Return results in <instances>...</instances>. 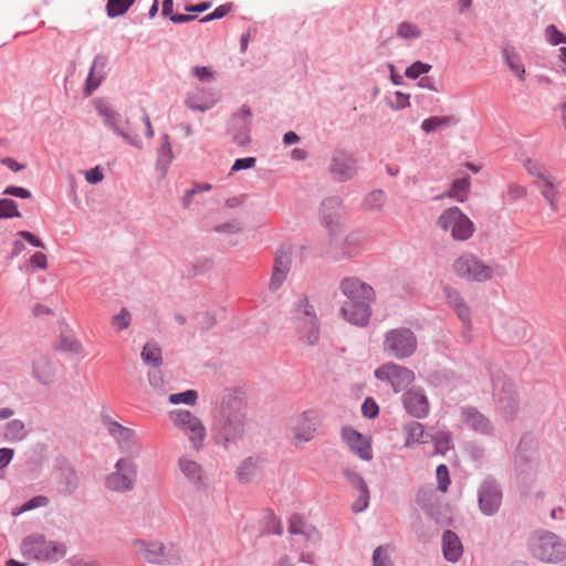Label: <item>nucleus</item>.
Masks as SVG:
<instances>
[{"instance_id": "nucleus-33", "label": "nucleus", "mask_w": 566, "mask_h": 566, "mask_svg": "<svg viewBox=\"0 0 566 566\" xmlns=\"http://www.w3.org/2000/svg\"><path fill=\"white\" fill-rule=\"evenodd\" d=\"M386 193L382 190H374L364 199V206L367 210H380L386 203Z\"/></svg>"}, {"instance_id": "nucleus-26", "label": "nucleus", "mask_w": 566, "mask_h": 566, "mask_svg": "<svg viewBox=\"0 0 566 566\" xmlns=\"http://www.w3.org/2000/svg\"><path fill=\"white\" fill-rule=\"evenodd\" d=\"M218 98L212 93L197 92L188 95L186 105L193 111L206 112L210 109Z\"/></svg>"}, {"instance_id": "nucleus-43", "label": "nucleus", "mask_w": 566, "mask_h": 566, "mask_svg": "<svg viewBox=\"0 0 566 566\" xmlns=\"http://www.w3.org/2000/svg\"><path fill=\"white\" fill-rule=\"evenodd\" d=\"M438 453L443 454L451 448V436L446 431H439L431 437Z\"/></svg>"}, {"instance_id": "nucleus-32", "label": "nucleus", "mask_w": 566, "mask_h": 566, "mask_svg": "<svg viewBox=\"0 0 566 566\" xmlns=\"http://www.w3.org/2000/svg\"><path fill=\"white\" fill-rule=\"evenodd\" d=\"M142 358L146 364L158 367L163 361L161 349L154 343H147L142 350Z\"/></svg>"}, {"instance_id": "nucleus-62", "label": "nucleus", "mask_w": 566, "mask_h": 566, "mask_svg": "<svg viewBox=\"0 0 566 566\" xmlns=\"http://www.w3.org/2000/svg\"><path fill=\"white\" fill-rule=\"evenodd\" d=\"M18 234L21 238H23L25 241H28L30 244L38 247V248H42V249L44 248V243L39 238H36L33 233L23 230V231H20Z\"/></svg>"}, {"instance_id": "nucleus-18", "label": "nucleus", "mask_w": 566, "mask_h": 566, "mask_svg": "<svg viewBox=\"0 0 566 566\" xmlns=\"http://www.w3.org/2000/svg\"><path fill=\"white\" fill-rule=\"evenodd\" d=\"M329 170L336 180L344 181L355 176L356 161L347 154L337 153L333 156Z\"/></svg>"}, {"instance_id": "nucleus-4", "label": "nucleus", "mask_w": 566, "mask_h": 566, "mask_svg": "<svg viewBox=\"0 0 566 566\" xmlns=\"http://www.w3.org/2000/svg\"><path fill=\"white\" fill-rule=\"evenodd\" d=\"M169 419L188 438L195 450H201L206 438V428L197 416L189 410L178 409L169 412Z\"/></svg>"}, {"instance_id": "nucleus-14", "label": "nucleus", "mask_w": 566, "mask_h": 566, "mask_svg": "<svg viewBox=\"0 0 566 566\" xmlns=\"http://www.w3.org/2000/svg\"><path fill=\"white\" fill-rule=\"evenodd\" d=\"M342 437L348 448L361 460L370 461L373 459L370 438L364 437L353 428H344Z\"/></svg>"}, {"instance_id": "nucleus-17", "label": "nucleus", "mask_w": 566, "mask_h": 566, "mask_svg": "<svg viewBox=\"0 0 566 566\" xmlns=\"http://www.w3.org/2000/svg\"><path fill=\"white\" fill-rule=\"evenodd\" d=\"M133 546L136 553L145 560L154 564L163 563L167 556L166 547L160 542L135 539Z\"/></svg>"}, {"instance_id": "nucleus-49", "label": "nucleus", "mask_w": 566, "mask_h": 566, "mask_svg": "<svg viewBox=\"0 0 566 566\" xmlns=\"http://www.w3.org/2000/svg\"><path fill=\"white\" fill-rule=\"evenodd\" d=\"M547 40L553 44L566 43V36L555 25H548L545 30Z\"/></svg>"}, {"instance_id": "nucleus-38", "label": "nucleus", "mask_w": 566, "mask_h": 566, "mask_svg": "<svg viewBox=\"0 0 566 566\" xmlns=\"http://www.w3.org/2000/svg\"><path fill=\"white\" fill-rule=\"evenodd\" d=\"M452 123V118L449 116H433L424 119L421 124V128L427 133H431L442 126H448Z\"/></svg>"}, {"instance_id": "nucleus-35", "label": "nucleus", "mask_w": 566, "mask_h": 566, "mask_svg": "<svg viewBox=\"0 0 566 566\" xmlns=\"http://www.w3.org/2000/svg\"><path fill=\"white\" fill-rule=\"evenodd\" d=\"M527 195V189L517 184H511L505 193H503V201L505 203H513L517 200L524 199Z\"/></svg>"}, {"instance_id": "nucleus-5", "label": "nucleus", "mask_w": 566, "mask_h": 566, "mask_svg": "<svg viewBox=\"0 0 566 566\" xmlns=\"http://www.w3.org/2000/svg\"><path fill=\"white\" fill-rule=\"evenodd\" d=\"M22 554L34 560H54L65 554L63 545L45 541L43 535L35 534L27 537L21 545Z\"/></svg>"}, {"instance_id": "nucleus-9", "label": "nucleus", "mask_w": 566, "mask_h": 566, "mask_svg": "<svg viewBox=\"0 0 566 566\" xmlns=\"http://www.w3.org/2000/svg\"><path fill=\"white\" fill-rule=\"evenodd\" d=\"M115 468L116 471L106 478V486L117 492L132 490L137 473L136 464L127 458H122Z\"/></svg>"}, {"instance_id": "nucleus-25", "label": "nucleus", "mask_w": 566, "mask_h": 566, "mask_svg": "<svg viewBox=\"0 0 566 566\" xmlns=\"http://www.w3.org/2000/svg\"><path fill=\"white\" fill-rule=\"evenodd\" d=\"M98 114L104 118L105 123L112 126L123 137L129 138L135 134V129L130 127L129 123L120 126L117 120V114L107 105L101 104L97 106Z\"/></svg>"}, {"instance_id": "nucleus-15", "label": "nucleus", "mask_w": 566, "mask_h": 566, "mask_svg": "<svg viewBox=\"0 0 566 566\" xmlns=\"http://www.w3.org/2000/svg\"><path fill=\"white\" fill-rule=\"evenodd\" d=\"M402 403L409 415L423 418L429 412V400L420 388H411L402 396Z\"/></svg>"}, {"instance_id": "nucleus-6", "label": "nucleus", "mask_w": 566, "mask_h": 566, "mask_svg": "<svg viewBox=\"0 0 566 566\" xmlns=\"http://www.w3.org/2000/svg\"><path fill=\"white\" fill-rule=\"evenodd\" d=\"M384 348L398 359L411 356L417 349V338L409 328H395L385 336Z\"/></svg>"}, {"instance_id": "nucleus-22", "label": "nucleus", "mask_w": 566, "mask_h": 566, "mask_svg": "<svg viewBox=\"0 0 566 566\" xmlns=\"http://www.w3.org/2000/svg\"><path fill=\"white\" fill-rule=\"evenodd\" d=\"M107 64V60L105 56H96L93 61L91 71L86 78V94L90 95L93 91H95L102 83L105 76V67Z\"/></svg>"}, {"instance_id": "nucleus-57", "label": "nucleus", "mask_w": 566, "mask_h": 566, "mask_svg": "<svg viewBox=\"0 0 566 566\" xmlns=\"http://www.w3.org/2000/svg\"><path fill=\"white\" fill-rule=\"evenodd\" d=\"M4 195L14 196L22 199H28L31 197V192L22 187L9 186L3 191Z\"/></svg>"}, {"instance_id": "nucleus-12", "label": "nucleus", "mask_w": 566, "mask_h": 566, "mask_svg": "<svg viewBox=\"0 0 566 566\" xmlns=\"http://www.w3.org/2000/svg\"><path fill=\"white\" fill-rule=\"evenodd\" d=\"M109 434L117 441L120 450L127 454H137L140 450L139 439L136 432L125 428L117 422L107 424Z\"/></svg>"}, {"instance_id": "nucleus-63", "label": "nucleus", "mask_w": 566, "mask_h": 566, "mask_svg": "<svg viewBox=\"0 0 566 566\" xmlns=\"http://www.w3.org/2000/svg\"><path fill=\"white\" fill-rule=\"evenodd\" d=\"M345 475L349 480V482L355 485L358 490H363L364 486H367L365 481L355 472L345 471Z\"/></svg>"}, {"instance_id": "nucleus-8", "label": "nucleus", "mask_w": 566, "mask_h": 566, "mask_svg": "<svg viewBox=\"0 0 566 566\" xmlns=\"http://www.w3.org/2000/svg\"><path fill=\"white\" fill-rule=\"evenodd\" d=\"M374 375L378 380L388 382L395 392L402 391L416 378L411 369L391 361L376 368Z\"/></svg>"}, {"instance_id": "nucleus-40", "label": "nucleus", "mask_w": 566, "mask_h": 566, "mask_svg": "<svg viewBox=\"0 0 566 566\" xmlns=\"http://www.w3.org/2000/svg\"><path fill=\"white\" fill-rule=\"evenodd\" d=\"M133 3L134 0H108L107 13L109 17L124 14Z\"/></svg>"}, {"instance_id": "nucleus-61", "label": "nucleus", "mask_w": 566, "mask_h": 566, "mask_svg": "<svg viewBox=\"0 0 566 566\" xmlns=\"http://www.w3.org/2000/svg\"><path fill=\"white\" fill-rule=\"evenodd\" d=\"M148 379L150 385L155 389H160L164 386V379L159 370L155 369L148 373Z\"/></svg>"}, {"instance_id": "nucleus-10", "label": "nucleus", "mask_w": 566, "mask_h": 566, "mask_svg": "<svg viewBox=\"0 0 566 566\" xmlns=\"http://www.w3.org/2000/svg\"><path fill=\"white\" fill-rule=\"evenodd\" d=\"M442 292L447 304L453 310L467 331L470 332L472 327V310L465 297L451 285H444Z\"/></svg>"}, {"instance_id": "nucleus-36", "label": "nucleus", "mask_w": 566, "mask_h": 566, "mask_svg": "<svg viewBox=\"0 0 566 566\" xmlns=\"http://www.w3.org/2000/svg\"><path fill=\"white\" fill-rule=\"evenodd\" d=\"M198 394L196 390L189 389L180 394H171L168 400L172 405H189L193 406L197 402Z\"/></svg>"}, {"instance_id": "nucleus-41", "label": "nucleus", "mask_w": 566, "mask_h": 566, "mask_svg": "<svg viewBox=\"0 0 566 566\" xmlns=\"http://www.w3.org/2000/svg\"><path fill=\"white\" fill-rule=\"evenodd\" d=\"M20 216L18 206L12 199H0V218H19Z\"/></svg>"}, {"instance_id": "nucleus-21", "label": "nucleus", "mask_w": 566, "mask_h": 566, "mask_svg": "<svg viewBox=\"0 0 566 566\" xmlns=\"http://www.w3.org/2000/svg\"><path fill=\"white\" fill-rule=\"evenodd\" d=\"M463 420L470 429L480 434H490L493 430L490 420L474 408L463 410Z\"/></svg>"}, {"instance_id": "nucleus-52", "label": "nucleus", "mask_w": 566, "mask_h": 566, "mask_svg": "<svg viewBox=\"0 0 566 566\" xmlns=\"http://www.w3.org/2000/svg\"><path fill=\"white\" fill-rule=\"evenodd\" d=\"M315 433V428L313 424H306V427L301 431L298 429L294 430V437L297 441L307 442L310 441Z\"/></svg>"}, {"instance_id": "nucleus-59", "label": "nucleus", "mask_w": 566, "mask_h": 566, "mask_svg": "<svg viewBox=\"0 0 566 566\" xmlns=\"http://www.w3.org/2000/svg\"><path fill=\"white\" fill-rule=\"evenodd\" d=\"M103 178H104V175L99 170L98 167H95L93 169L85 171V179L88 184H97V182L102 181Z\"/></svg>"}, {"instance_id": "nucleus-30", "label": "nucleus", "mask_w": 566, "mask_h": 566, "mask_svg": "<svg viewBox=\"0 0 566 566\" xmlns=\"http://www.w3.org/2000/svg\"><path fill=\"white\" fill-rule=\"evenodd\" d=\"M470 186L471 182L469 177L459 178L453 181L447 196L459 202H463L468 198Z\"/></svg>"}, {"instance_id": "nucleus-39", "label": "nucleus", "mask_w": 566, "mask_h": 566, "mask_svg": "<svg viewBox=\"0 0 566 566\" xmlns=\"http://www.w3.org/2000/svg\"><path fill=\"white\" fill-rule=\"evenodd\" d=\"M130 322L132 314L126 308H122L120 312L114 315L111 319V324L116 332H122L128 328Z\"/></svg>"}, {"instance_id": "nucleus-47", "label": "nucleus", "mask_w": 566, "mask_h": 566, "mask_svg": "<svg viewBox=\"0 0 566 566\" xmlns=\"http://www.w3.org/2000/svg\"><path fill=\"white\" fill-rule=\"evenodd\" d=\"M361 245V240L358 234L350 233L345 238V253L348 256L355 254Z\"/></svg>"}, {"instance_id": "nucleus-44", "label": "nucleus", "mask_w": 566, "mask_h": 566, "mask_svg": "<svg viewBox=\"0 0 566 566\" xmlns=\"http://www.w3.org/2000/svg\"><path fill=\"white\" fill-rule=\"evenodd\" d=\"M389 549V545L379 546L375 549L373 555L374 566H394L388 556Z\"/></svg>"}, {"instance_id": "nucleus-55", "label": "nucleus", "mask_w": 566, "mask_h": 566, "mask_svg": "<svg viewBox=\"0 0 566 566\" xmlns=\"http://www.w3.org/2000/svg\"><path fill=\"white\" fill-rule=\"evenodd\" d=\"M255 158L254 157H247V158H240L234 161V164L231 167V171H239L241 169H250L255 166Z\"/></svg>"}, {"instance_id": "nucleus-16", "label": "nucleus", "mask_w": 566, "mask_h": 566, "mask_svg": "<svg viewBox=\"0 0 566 566\" xmlns=\"http://www.w3.org/2000/svg\"><path fill=\"white\" fill-rule=\"evenodd\" d=\"M245 415L241 407L228 410L221 422V432L227 441L240 437L244 432Z\"/></svg>"}, {"instance_id": "nucleus-2", "label": "nucleus", "mask_w": 566, "mask_h": 566, "mask_svg": "<svg viewBox=\"0 0 566 566\" xmlns=\"http://www.w3.org/2000/svg\"><path fill=\"white\" fill-rule=\"evenodd\" d=\"M436 224L455 241H468L475 232L473 221L458 207L444 209L438 217Z\"/></svg>"}, {"instance_id": "nucleus-50", "label": "nucleus", "mask_w": 566, "mask_h": 566, "mask_svg": "<svg viewBox=\"0 0 566 566\" xmlns=\"http://www.w3.org/2000/svg\"><path fill=\"white\" fill-rule=\"evenodd\" d=\"M331 209H335L336 212H335V217H336V223L339 222L340 218H342V208L339 207V205L334 201V200H327L323 203V210H324V213H325V218H326V222H327V226H329L333 220L329 218L332 217L331 214H328V210Z\"/></svg>"}, {"instance_id": "nucleus-60", "label": "nucleus", "mask_w": 566, "mask_h": 566, "mask_svg": "<svg viewBox=\"0 0 566 566\" xmlns=\"http://www.w3.org/2000/svg\"><path fill=\"white\" fill-rule=\"evenodd\" d=\"M193 74L200 81H210L213 77L211 70L207 66H195Z\"/></svg>"}, {"instance_id": "nucleus-53", "label": "nucleus", "mask_w": 566, "mask_h": 566, "mask_svg": "<svg viewBox=\"0 0 566 566\" xmlns=\"http://www.w3.org/2000/svg\"><path fill=\"white\" fill-rule=\"evenodd\" d=\"M410 105L409 95L405 94L400 91L395 93V99L391 102V107L394 109H403Z\"/></svg>"}, {"instance_id": "nucleus-23", "label": "nucleus", "mask_w": 566, "mask_h": 566, "mask_svg": "<svg viewBox=\"0 0 566 566\" xmlns=\"http://www.w3.org/2000/svg\"><path fill=\"white\" fill-rule=\"evenodd\" d=\"M442 549L446 559L455 563L462 556L463 547L455 533L446 531L442 537Z\"/></svg>"}, {"instance_id": "nucleus-37", "label": "nucleus", "mask_w": 566, "mask_h": 566, "mask_svg": "<svg viewBox=\"0 0 566 566\" xmlns=\"http://www.w3.org/2000/svg\"><path fill=\"white\" fill-rule=\"evenodd\" d=\"M25 436L24 423L20 420H12L7 424L6 438L11 441H18Z\"/></svg>"}, {"instance_id": "nucleus-1", "label": "nucleus", "mask_w": 566, "mask_h": 566, "mask_svg": "<svg viewBox=\"0 0 566 566\" xmlns=\"http://www.w3.org/2000/svg\"><path fill=\"white\" fill-rule=\"evenodd\" d=\"M451 271L458 279L471 283H484L495 275L494 265L471 251L461 252L452 261Z\"/></svg>"}, {"instance_id": "nucleus-11", "label": "nucleus", "mask_w": 566, "mask_h": 566, "mask_svg": "<svg viewBox=\"0 0 566 566\" xmlns=\"http://www.w3.org/2000/svg\"><path fill=\"white\" fill-rule=\"evenodd\" d=\"M339 289L344 296L347 298L346 301H356V302H374L375 301V291L374 289L366 284L365 282L356 279V277H346L342 280Z\"/></svg>"}, {"instance_id": "nucleus-54", "label": "nucleus", "mask_w": 566, "mask_h": 566, "mask_svg": "<svg viewBox=\"0 0 566 566\" xmlns=\"http://www.w3.org/2000/svg\"><path fill=\"white\" fill-rule=\"evenodd\" d=\"M231 10V4H221L213 10L210 14L206 15L202 21L208 22L214 19H221L227 15Z\"/></svg>"}, {"instance_id": "nucleus-20", "label": "nucleus", "mask_w": 566, "mask_h": 566, "mask_svg": "<svg viewBox=\"0 0 566 566\" xmlns=\"http://www.w3.org/2000/svg\"><path fill=\"white\" fill-rule=\"evenodd\" d=\"M292 256L289 251H280L275 258L272 276L270 280V287L277 290L285 281L290 272Z\"/></svg>"}, {"instance_id": "nucleus-3", "label": "nucleus", "mask_w": 566, "mask_h": 566, "mask_svg": "<svg viewBox=\"0 0 566 566\" xmlns=\"http://www.w3.org/2000/svg\"><path fill=\"white\" fill-rule=\"evenodd\" d=\"M534 557L545 563H557L566 556V544L554 533L542 531L530 539Z\"/></svg>"}, {"instance_id": "nucleus-19", "label": "nucleus", "mask_w": 566, "mask_h": 566, "mask_svg": "<svg viewBox=\"0 0 566 566\" xmlns=\"http://www.w3.org/2000/svg\"><path fill=\"white\" fill-rule=\"evenodd\" d=\"M501 492L493 482H485L479 493V504L481 511L486 515L495 513L501 504Z\"/></svg>"}, {"instance_id": "nucleus-48", "label": "nucleus", "mask_w": 566, "mask_h": 566, "mask_svg": "<svg viewBox=\"0 0 566 566\" xmlns=\"http://www.w3.org/2000/svg\"><path fill=\"white\" fill-rule=\"evenodd\" d=\"M359 491L358 499L353 503V511L355 513L363 512L365 509H367L369 503V490L367 486H364L363 490Z\"/></svg>"}, {"instance_id": "nucleus-28", "label": "nucleus", "mask_w": 566, "mask_h": 566, "mask_svg": "<svg viewBox=\"0 0 566 566\" xmlns=\"http://www.w3.org/2000/svg\"><path fill=\"white\" fill-rule=\"evenodd\" d=\"M406 440L405 446L411 447L415 443H427L429 434L426 433L423 426L420 422H411L405 428Z\"/></svg>"}, {"instance_id": "nucleus-64", "label": "nucleus", "mask_w": 566, "mask_h": 566, "mask_svg": "<svg viewBox=\"0 0 566 566\" xmlns=\"http://www.w3.org/2000/svg\"><path fill=\"white\" fill-rule=\"evenodd\" d=\"M13 457V450L8 448L0 449V469L7 467Z\"/></svg>"}, {"instance_id": "nucleus-51", "label": "nucleus", "mask_w": 566, "mask_h": 566, "mask_svg": "<svg viewBox=\"0 0 566 566\" xmlns=\"http://www.w3.org/2000/svg\"><path fill=\"white\" fill-rule=\"evenodd\" d=\"M48 503H49L48 497L39 495V496H35V497L31 499L30 501L25 502L21 506V509L19 510L18 513H22V512H25L29 510L41 507V506H45Z\"/></svg>"}, {"instance_id": "nucleus-42", "label": "nucleus", "mask_w": 566, "mask_h": 566, "mask_svg": "<svg viewBox=\"0 0 566 566\" xmlns=\"http://www.w3.org/2000/svg\"><path fill=\"white\" fill-rule=\"evenodd\" d=\"M397 35L407 40L417 39L421 35V31L410 22H401L397 28Z\"/></svg>"}, {"instance_id": "nucleus-13", "label": "nucleus", "mask_w": 566, "mask_h": 566, "mask_svg": "<svg viewBox=\"0 0 566 566\" xmlns=\"http://www.w3.org/2000/svg\"><path fill=\"white\" fill-rule=\"evenodd\" d=\"M370 303L345 301L340 307L342 317L353 325L365 326L371 315Z\"/></svg>"}, {"instance_id": "nucleus-7", "label": "nucleus", "mask_w": 566, "mask_h": 566, "mask_svg": "<svg viewBox=\"0 0 566 566\" xmlns=\"http://www.w3.org/2000/svg\"><path fill=\"white\" fill-rule=\"evenodd\" d=\"M296 327L301 339L307 345H314L319 338L317 317L307 300H301L296 308Z\"/></svg>"}, {"instance_id": "nucleus-56", "label": "nucleus", "mask_w": 566, "mask_h": 566, "mask_svg": "<svg viewBox=\"0 0 566 566\" xmlns=\"http://www.w3.org/2000/svg\"><path fill=\"white\" fill-rule=\"evenodd\" d=\"M361 411L365 417L374 418L378 413V406L371 398H367L361 406Z\"/></svg>"}, {"instance_id": "nucleus-29", "label": "nucleus", "mask_w": 566, "mask_h": 566, "mask_svg": "<svg viewBox=\"0 0 566 566\" xmlns=\"http://www.w3.org/2000/svg\"><path fill=\"white\" fill-rule=\"evenodd\" d=\"M33 374L39 381L50 384L55 378L56 368L51 361L40 359L33 366Z\"/></svg>"}, {"instance_id": "nucleus-31", "label": "nucleus", "mask_w": 566, "mask_h": 566, "mask_svg": "<svg viewBox=\"0 0 566 566\" xmlns=\"http://www.w3.org/2000/svg\"><path fill=\"white\" fill-rule=\"evenodd\" d=\"M503 56L511 71L521 80L524 78L525 69L520 56L509 48L503 49Z\"/></svg>"}, {"instance_id": "nucleus-27", "label": "nucleus", "mask_w": 566, "mask_h": 566, "mask_svg": "<svg viewBox=\"0 0 566 566\" xmlns=\"http://www.w3.org/2000/svg\"><path fill=\"white\" fill-rule=\"evenodd\" d=\"M179 469L191 483H200L203 479L201 465L188 457H181L179 459Z\"/></svg>"}, {"instance_id": "nucleus-46", "label": "nucleus", "mask_w": 566, "mask_h": 566, "mask_svg": "<svg viewBox=\"0 0 566 566\" xmlns=\"http://www.w3.org/2000/svg\"><path fill=\"white\" fill-rule=\"evenodd\" d=\"M436 474H437V480H438V489L441 492H446L450 484L449 470H448L447 465H444V464L438 465Z\"/></svg>"}, {"instance_id": "nucleus-58", "label": "nucleus", "mask_w": 566, "mask_h": 566, "mask_svg": "<svg viewBox=\"0 0 566 566\" xmlns=\"http://www.w3.org/2000/svg\"><path fill=\"white\" fill-rule=\"evenodd\" d=\"M30 262L33 266L39 268L41 270H45L48 268L46 255L42 252L34 253L31 256Z\"/></svg>"}, {"instance_id": "nucleus-34", "label": "nucleus", "mask_w": 566, "mask_h": 566, "mask_svg": "<svg viewBox=\"0 0 566 566\" xmlns=\"http://www.w3.org/2000/svg\"><path fill=\"white\" fill-rule=\"evenodd\" d=\"M524 168L526 169L530 176L536 178L538 181H542L543 179L551 175V172L546 169V167L543 164L531 158L524 161Z\"/></svg>"}, {"instance_id": "nucleus-45", "label": "nucleus", "mask_w": 566, "mask_h": 566, "mask_svg": "<svg viewBox=\"0 0 566 566\" xmlns=\"http://www.w3.org/2000/svg\"><path fill=\"white\" fill-rule=\"evenodd\" d=\"M431 70L430 64L422 63L420 61L415 62L409 67H407L405 75L409 78H417L421 74H426Z\"/></svg>"}, {"instance_id": "nucleus-24", "label": "nucleus", "mask_w": 566, "mask_h": 566, "mask_svg": "<svg viewBox=\"0 0 566 566\" xmlns=\"http://www.w3.org/2000/svg\"><path fill=\"white\" fill-rule=\"evenodd\" d=\"M538 188L551 209L556 210L559 200L557 178L551 174L545 179L539 181Z\"/></svg>"}]
</instances>
